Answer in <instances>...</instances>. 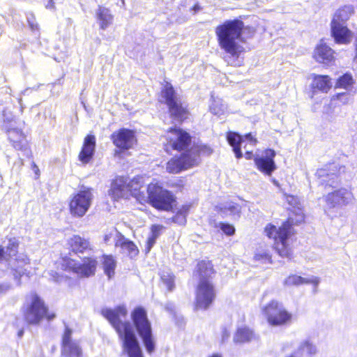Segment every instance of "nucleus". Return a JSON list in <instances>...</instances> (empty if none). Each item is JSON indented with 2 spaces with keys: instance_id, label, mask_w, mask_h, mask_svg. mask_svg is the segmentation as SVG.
<instances>
[{
  "instance_id": "40",
  "label": "nucleus",
  "mask_w": 357,
  "mask_h": 357,
  "mask_svg": "<svg viewBox=\"0 0 357 357\" xmlns=\"http://www.w3.org/2000/svg\"><path fill=\"white\" fill-rule=\"evenodd\" d=\"M255 259L262 263H271V257L266 250H258L255 255Z\"/></svg>"
},
{
  "instance_id": "4",
  "label": "nucleus",
  "mask_w": 357,
  "mask_h": 357,
  "mask_svg": "<svg viewBox=\"0 0 357 357\" xmlns=\"http://www.w3.org/2000/svg\"><path fill=\"white\" fill-rule=\"evenodd\" d=\"M213 273L212 265L204 261L197 264L195 275L199 278V283L196 291V307L206 309L213 303L215 297L213 285L209 280Z\"/></svg>"
},
{
  "instance_id": "33",
  "label": "nucleus",
  "mask_w": 357,
  "mask_h": 357,
  "mask_svg": "<svg viewBox=\"0 0 357 357\" xmlns=\"http://www.w3.org/2000/svg\"><path fill=\"white\" fill-rule=\"evenodd\" d=\"M312 86L314 89L326 93L331 88L332 84L328 75H314Z\"/></svg>"
},
{
  "instance_id": "57",
  "label": "nucleus",
  "mask_w": 357,
  "mask_h": 357,
  "mask_svg": "<svg viewBox=\"0 0 357 357\" xmlns=\"http://www.w3.org/2000/svg\"><path fill=\"white\" fill-rule=\"evenodd\" d=\"M272 181L275 185L278 186L279 183L275 179H273Z\"/></svg>"
},
{
  "instance_id": "58",
  "label": "nucleus",
  "mask_w": 357,
  "mask_h": 357,
  "mask_svg": "<svg viewBox=\"0 0 357 357\" xmlns=\"http://www.w3.org/2000/svg\"><path fill=\"white\" fill-rule=\"evenodd\" d=\"M211 357H222L221 356L218 355V354H213V356H211Z\"/></svg>"
},
{
  "instance_id": "46",
  "label": "nucleus",
  "mask_w": 357,
  "mask_h": 357,
  "mask_svg": "<svg viewBox=\"0 0 357 357\" xmlns=\"http://www.w3.org/2000/svg\"><path fill=\"white\" fill-rule=\"evenodd\" d=\"M172 221L180 225H183L186 222V217H185L179 212H177L176 214L172 218Z\"/></svg>"
},
{
  "instance_id": "14",
  "label": "nucleus",
  "mask_w": 357,
  "mask_h": 357,
  "mask_svg": "<svg viewBox=\"0 0 357 357\" xmlns=\"http://www.w3.org/2000/svg\"><path fill=\"white\" fill-rule=\"evenodd\" d=\"M97 261L92 257L83 259L82 263L72 259H64L61 264L62 269L72 271L79 278H89L96 272Z\"/></svg>"
},
{
  "instance_id": "55",
  "label": "nucleus",
  "mask_w": 357,
  "mask_h": 357,
  "mask_svg": "<svg viewBox=\"0 0 357 357\" xmlns=\"http://www.w3.org/2000/svg\"><path fill=\"white\" fill-rule=\"evenodd\" d=\"M229 337V333L225 329L222 333V340L225 341V340L228 339Z\"/></svg>"
},
{
  "instance_id": "56",
  "label": "nucleus",
  "mask_w": 357,
  "mask_h": 357,
  "mask_svg": "<svg viewBox=\"0 0 357 357\" xmlns=\"http://www.w3.org/2000/svg\"><path fill=\"white\" fill-rule=\"evenodd\" d=\"M23 333H24V331H23L22 330L18 332V336H19V337H22V335H23Z\"/></svg>"
},
{
  "instance_id": "49",
  "label": "nucleus",
  "mask_w": 357,
  "mask_h": 357,
  "mask_svg": "<svg viewBox=\"0 0 357 357\" xmlns=\"http://www.w3.org/2000/svg\"><path fill=\"white\" fill-rule=\"evenodd\" d=\"M52 277H53L54 280L59 283H61L68 280L67 277H64L63 275H59L56 273H55V275H52Z\"/></svg>"
},
{
  "instance_id": "7",
  "label": "nucleus",
  "mask_w": 357,
  "mask_h": 357,
  "mask_svg": "<svg viewBox=\"0 0 357 357\" xmlns=\"http://www.w3.org/2000/svg\"><path fill=\"white\" fill-rule=\"evenodd\" d=\"M24 317L29 324H38L46 317L49 320L54 318V314H48L47 307L42 298L35 293L26 296L24 305Z\"/></svg>"
},
{
  "instance_id": "17",
  "label": "nucleus",
  "mask_w": 357,
  "mask_h": 357,
  "mask_svg": "<svg viewBox=\"0 0 357 357\" xmlns=\"http://www.w3.org/2000/svg\"><path fill=\"white\" fill-rule=\"evenodd\" d=\"M197 160L196 156L189 158L187 151H185L179 158L171 159L167 163L166 169L169 173L178 174L183 170L195 166Z\"/></svg>"
},
{
  "instance_id": "21",
  "label": "nucleus",
  "mask_w": 357,
  "mask_h": 357,
  "mask_svg": "<svg viewBox=\"0 0 357 357\" xmlns=\"http://www.w3.org/2000/svg\"><path fill=\"white\" fill-rule=\"evenodd\" d=\"M168 138L172 148L176 150L184 149L191 142V137L187 132L176 128L170 129Z\"/></svg>"
},
{
  "instance_id": "39",
  "label": "nucleus",
  "mask_w": 357,
  "mask_h": 357,
  "mask_svg": "<svg viewBox=\"0 0 357 357\" xmlns=\"http://www.w3.org/2000/svg\"><path fill=\"white\" fill-rule=\"evenodd\" d=\"M162 284L168 291H172L174 287V276L170 273H163L161 275Z\"/></svg>"
},
{
  "instance_id": "9",
  "label": "nucleus",
  "mask_w": 357,
  "mask_h": 357,
  "mask_svg": "<svg viewBox=\"0 0 357 357\" xmlns=\"http://www.w3.org/2000/svg\"><path fill=\"white\" fill-rule=\"evenodd\" d=\"M162 96L165 100L172 119L178 122L183 121L187 116L188 110L171 84H166L162 91Z\"/></svg>"
},
{
  "instance_id": "2",
  "label": "nucleus",
  "mask_w": 357,
  "mask_h": 357,
  "mask_svg": "<svg viewBox=\"0 0 357 357\" xmlns=\"http://www.w3.org/2000/svg\"><path fill=\"white\" fill-rule=\"evenodd\" d=\"M243 22L235 19L226 20L215 28V32L218 45L230 59H238L244 51V47L241 44L243 42ZM231 64L236 65V61H231Z\"/></svg>"
},
{
  "instance_id": "20",
  "label": "nucleus",
  "mask_w": 357,
  "mask_h": 357,
  "mask_svg": "<svg viewBox=\"0 0 357 357\" xmlns=\"http://www.w3.org/2000/svg\"><path fill=\"white\" fill-rule=\"evenodd\" d=\"M316 176L319 183L323 185L335 187L337 184V169L335 164L326 165L317 169Z\"/></svg>"
},
{
  "instance_id": "27",
  "label": "nucleus",
  "mask_w": 357,
  "mask_h": 357,
  "mask_svg": "<svg viewBox=\"0 0 357 357\" xmlns=\"http://www.w3.org/2000/svg\"><path fill=\"white\" fill-rule=\"evenodd\" d=\"M233 340L235 343H248L258 341L259 336L249 327L243 326L237 329Z\"/></svg>"
},
{
  "instance_id": "1",
  "label": "nucleus",
  "mask_w": 357,
  "mask_h": 357,
  "mask_svg": "<svg viewBox=\"0 0 357 357\" xmlns=\"http://www.w3.org/2000/svg\"><path fill=\"white\" fill-rule=\"evenodd\" d=\"M102 314L114 328L122 341L123 351L128 356L142 357V349L131 324L122 320L127 315L126 307L120 305L114 309L105 308L102 310Z\"/></svg>"
},
{
  "instance_id": "41",
  "label": "nucleus",
  "mask_w": 357,
  "mask_h": 357,
  "mask_svg": "<svg viewBox=\"0 0 357 357\" xmlns=\"http://www.w3.org/2000/svg\"><path fill=\"white\" fill-rule=\"evenodd\" d=\"M353 84V79L351 75L346 73L340 77L337 81V86L347 89Z\"/></svg>"
},
{
  "instance_id": "16",
  "label": "nucleus",
  "mask_w": 357,
  "mask_h": 357,
  "mask_svg": "<svg viewBox=\"0 0 357 357\" xmlns=\"http://www.w3.org/2000/svg\"><path fill=\"white\" fill-rule=\"evenodd\" d=\"M275 155L274 150L266 149L261 155L255 156L254 160L257 169L262 173L271 176L277 168L274 161Z\"/></svg>"
},
{
  "instance_id": "31",
  "label": "nucleus",
  "mask_w": 357,
  "mask_h": 357,
  "mask_svg": "<svg viewBox=\"0 0 357 357\" xmlns=\"http://www.w3.org/2000/svg\"><path fill=\"white\" fill-rule=\"evenodd\" d=\"M308 283H312L314 284V286H317L319 283V279L314 276H312L310 278H305L298 275H292L284 280V284L287 286L300 285Z\"/></svg>"
},
{
  "instance_id": "38",
  "label": "nucleus",
  "mask_w": 357,
  "mask_h": 357,
  "mask_svg": "<svg viewBox=\"0 0 357 357\" xmlns=\"http://www.w3.org/2000/svg\"><path fill=\"white\" fill-rule=\"evenodd\" d=\"M220 210L226 215H236L240 213L241 207L233 202H229L222 204L220 206Z\"/></svg>"
},
{
  "instance_id": "29",
  "label": "nucleus",
  "mask_w": 357,
  "mask_h": 357,
  "mask_svg": "<svg viewBox=\"0 0 357 357\" xmlns=\"http://www.w3.org/2000/svg\"><path fill=\"white\" fill-rule=\"evenodd\" d=\"M354 12L350 6H345L338 9L334 14L331 23L347 24V20Z\"/></svg>"
},
{
  "instance_id": "24",
  "label": "nucleus",
  "mask_w": 357,
  "mask_h": 357,
  "mask_svg": "<svg viewBox=\"0 0 357 357\" xmlns=\"http://www.w3.org/2000/svg\"><path fill=\"white\" fill-rule=\"evenodd\" d=\"M331 33L337 43L346 44L350 42L351 32L347 24L331 23Z\"/></svg>"
},
{
  "instance_id": "34",
  "label": "nucleus",
  "mask_w": 357,
  "mask_h": 357,
  "mask_svg": "<svg viewBox=\"0 0 357 357\" xmlns=\"http://www.w3.org/2000/svg\"><path fill=\"white\" fill-rule=\"evenodd\" d=\"M212 152V149L206 144H198L192 147L190 150L187 151L189 158L197 157L196 165L199 162L200 155H209Z\"/></svg>"
},
{
  "instance_id": "35",
  "label": "nucleus",
  "mask_w": 357,
  "mask_h": 357,
  "mask_svg": "<svg viewBox=\"0 0 357 357\" xmlns=\"http://www.w3.org/2000/svg\"><path fill=\"white\" fill-rule=\"evenodd\" d=\"M209 110L214 115L221 116L225 113L227 110V105L223 102V100L221 98L215 97L212 94L209 105Z\"/></svg>"
},
{
  "instance_id": "53",
  "label": "nucleus",
  "mask_w": 357,
  "mask_h": 357,
  "mask_svg": "<svg viewBox=\"0 0 357 357\" xmlns=\"http://www.w3.org/2000/svg\"><path fill=\"white\" fill-rule=\"evenodd\" d=\"M3 121L11 122L13 121V116L12 114H7L5 111L3 112Z\"/></svg>"
},
{
  "instance_id": "59",
  "label": "nucleus",
  "mask_w": 357,
  "mask_h": 357,
  "mask_svg": "<svg viewBox=\"0 0 357 357\" xmlns=\"http://www.w3.org/2000/svg\"><path fill=\"white\" fill-rule=\"evenodd\" d=\"M2 287H4V286L1 287V288H2ZM5 287H6V289H7L9 288V286L8 285H6Z\"/></svg>"
},
{
  "instance_id": "47",
  "label": "nucleus",
  "mask_w": 357,
  "mask_h": 357,
  "mask_svg": "<svg viewBox=\"0 0 357 357\" xmlns=\"http://www.w3.org/2000/svg\"><path fill=\"white\" fill-rule=\"evenodd\" d=\"M156 239L157 238H155L151 236L148 238L145 248L146 252H149L151 250L153 245L155 243Z\"/></svg>"
},
{
  "instance_id": "3",
  "label": "nucleus",
  "mask_w": 357,
  "mask_h": 357,
  "mask_svg": "<svg viewBox=\"0 0 357 357\" xmlns=\"http://www.w3.org/2000/svg\"><path fill=\"white\" fill-rule=\"evenodd\" d=\"M18 240L15 238L9 239L6 250L0 245V276L10 271L15 279L26 273L25 266L29 264V259L24 253H19Z\"/></svg>"
},
{
  "instance_id": "37",
  "label": "nucleus",
  "mask_w": 357,
  "mask_h": 357,
  "mask_svg": "<svg viewBox=\"0 0 357 357\" xmlns=\"http://www.w3.org/2000/svg\"><path fill=\"white\" fill-rule=\"evenodd\" d=\"M103 268L105 273L111 278L114 274L116 268V261L112 256L105 255L103 257Z\"/></svg>"
},
{
  "instance_id": "25",
  "label": "nucleus",
  "mask_w": 357,
  "mask_h": 357,
  "mask_svg": "<svg viewBox=\"0 0 357 357\" xmlns=\"http://www.w3.org/2000/svg\"><path fill=\"white\" fill-rule=\"evenodd\" d=\"M96 146V137L87 135L84 142L82 149L79 155V159L82 163H88L93 155Z\"/></svg>"
},
{
  "instance_id": "36",
  "label": "nucleus",
  "mask_w": 357,
  "mask_h": 357,
  "mask_svg": "<svg viewBox=\"0 0 357 357\" xmlns=\"http://www.w3.org/2000/svg\"><path fill=\"white\" fill-rule=\"evenodd\" d=\"M144 183V178L142 176H136L128 181L127 180V187L128 190L129 197L133 196L137 197L139 195V190Z\"/></svg>"
},
{
  "instance_id": "26",
  "label": "nucleus",
  "mask_w": 357,
  "mask_h": 357,
  "mask_svg": "<svg viewBox=\"0 0 357 357\" xmlns=\"http://www.w3.org/2000/svg\"><path fill=\"white\" fill-rule=\"evenodd\" d=\"M8 139L13 143V147L20 151H26V142L22 131L17 128H7Z\"/></svg>"
},
{
  "instance_id": "60",
  "label": "nucleus",
  "mask_w": 357,
  "mask_h": 357,
  "mask_svg": "<svg viewBox=\"0 0 357 357\" xmlns=\"http://www.w3.org/2000/svg\"><path fill=\"white\" fill-rule=\"evenodd\" d=\"M194 9L196 10L197 9H198V7L197 6H194Z\"/></svg>"
},
{
  "instance_id": "32",
  "label": "nucleus",
  "mask_w": 357,
  "mask_h": 357,
  "mask_svg": "<svg viewBox=\"0 0 357 357\" xmlns=\"http://www.w3.org/2000/svg\"><path fill=\"white\" fill-rule=\"evenodd\" d=\"M97 18L102 29H106L112 23L113 16L110 10L104 7H99L96 13Z\"/></svg>"
},
{
  "instance_id": "6",
  "label": "nucleus",
  "mask_w": 357,
  "mask_h": 357,
  "mask_svg": "<svg viewBox=\"0 0 357 357\" xmlns=\"http://www.w3.org/2000/svg\"><path fill=\"white\" fill-rule=\"evenodd\" d=\"M149 204L160 211H170L176 204V197L158 182H151L147 186Z\"/></svg>"
},
{
  "instance_id": "43",
  "label": "nucleus",
  "mask_w": 357,
  "mask_h": 357,
  "mask_svg": "<svg viewBox=\"0 0 357 357\" xmlns=\"http://www.w3.org/2000/svg\"><path fill=\"white\" fill-rule=\"evenodd\" d=\"M73 20L70 19V18H66L63 23L60 25V27H59V31L61 32L62 31V29H63V26H66V29L63 30L64 33L66 34V35H69L70 33V31H71V28L73 26Z\"/></svg>"
},
{
  "instance_id": "30",
  "label": "nucleus",
  "mask_w": 357,
  "mask_h": 357,
  "mask_svg": "<svg viewBox=\"0 0 357 357\" xmlns=\"http://www.w3.org/2000/svg\"><path fill=\"white\" fill-rule=\"evenodd\" d=\"M68 243L75 252H84L90 248V243L87 239L79 236H73L68 241Z\"/></svg>"
},
{
  "instance_id": "42",
  "label": "nucleus",
  "mask_w": 357,
  "mask_h": 357,
  "mask_svg": "<svg viewBox=\"0 0 357 357\" xmlns=\"http://www.w3.org/2000/svg\"><path fill=\"white\" fill-rule=\"evenodd\" d=\"M27 22L31 31H33V32L36 31V36H38V26L36 22L35 17L32 14H29L27 15Z\"/></svg>"
},
{
  "instance_id": "22",
  "label": "nucleus",
  "mask_w": 357,
  "mask_h": 357,
  "mask_svg": "<svg viewBox=\"0 0 357 357\" xmlns=\"http://www.w3.org/2000/svg\"><path fill=\"white\" fill-rule=\"evenodd\" d=\"M335 52L332 48L328 46L326 43L321 42L315 47L313 53V57L316 61L324 63L326 65H330L334 61Z\"/></svg>"
},
{
  "instance_id": "44",
  "label": "nucleus",
  "mask_w": 357,
  "mask_h": 357,
  "mask_svg": "<svg viewBox=\"0 0 357 357\" xmlns=\"http://www.w3.org/2000/svg\"><path fill=\"white\" fill-rule=\"evenodd\" d=\"M220 228L225 234L228 236H231L235 232L234 226L227 223H220Z\"/></svg>"
},
{
  "instance_id": "12",
  "label": "nucleus",
  "mask_w": 357,
  "mask_h": 357,
  "mask_svg": "<svg viewBox=\"0 0 357 357\" xmlns=\"http://www.w3.org/2000/svg\"><path fill=\"white\" fill-rule=\"evenodd\" d=\"M291 349L294 351L287 354L284 357H314L319 352L317 345L311 337L304 338L296 343L291 341L283 344L282 351L284 353H288Z\"/></svg>"
},
{
  "instance_id": "23",
  "label": "nucleus",
  "mask_w": 357,
  "mask_h": 357,
  "mask_svg": "<svg viewBox=\"0 0 357 357\" xmlns=\"http://www.w3.org/2000/svg\"><path fill=\"white\" fill-rule=\"evenodd\" d=\"M109 195L114 199L120 198L128 199L129 195L127 187V178L123 176L116 177L112 183Z\"/></svg>"
},
{
  "instance_id": "51",
  "label": "nucleus",
  "mask_w": 357,
  "mask_h": 357,
  "mask_svg": "<svg viewBox=\"0 0 357 357\" xmlns=\"http://www.w3.org/2000/svg\"><path fill=\"white\" fill-rule=\"evenodd\" d=\"M286 199L288 202V203L291 206H295L297 203V199L291 195L287 196Z\"/></svg>"
},
{
  "instance_id": "15",
  "label": "nucleus",
  "mask_w": 357,
  "mask_h": 357,
  "mask_svg": "<svg viewBox=\"0 0 357 357\" xmlns=\"http://www.w3.org/2000/svg\"><path fill=\"white\" fill-rule=\"evenodd\" d=\"M73 331L66 327L62 336L61 354L63 357H82V351L77 340L72 338Z\"/></svg>"
},
{
  "instance_id": "54",
  "label": "nucleus",
  "mask_w": 357,
  "mask_h": 357,
  "mask_svg": "<svg viewBox=\"0 0 357 357\" xmlns=\"http://www.w3.org/2000/svg\"><path fill=\"white\" fill-rule=\"evenodd\" d=\"M113 233H114V231H110L109 233L108 234H106L104 236V241L105 243H109L110 239L112 238V236H113Z\"/></svg>"
},
{
  "instance_id": "19",
  "label": "nucleus",
  "mask_w": 357,
  "mask_h": 357,
  "mask_svg": "<svg viewBox=\"0 0 357 357\" xmlns=\"http://www.w3.org/2000/svg\"><path fill=\"white\" fill-rule=\"evenodd\" d=\"M227 139L229 144L233 147V151L237 158H241L243 156L241 148L245 142H248L250 146H254L257 143V139L252 137L251 133L242 137L236 132H229L227 133Z\"/></svg>"
},
{
  "instance_id": "5",
  "label": "nucleus",
  "mask_w": 357,
  "mask_h": 357,
  "mask_svg": "<svg viewBox=\"0 0 357 357\" xmlns=\"http://www.w3.org/2000/svg\"><path fill=\"white\" fill-rule=\"evenodd\" d=\"M266 235L274 241L275 250L282 257L290 258L291 251L288 241L291 234L289 222H284L280 227L268 224L264 229Z\"/></svg>"
},
{
  "instance_id": "10",
  "label": "nucleus",
  "mask_w": 357,
  "mask_h": 357,
  "mask_svg": "<svg viewBox=\"0 0 357 357\" xmlns=\"http://www.w3.org/2000/svg\"><path fill=\"white\" fill-rule=\"evenodd\" d=\"M263 315L266 318L268 323L273 326H282L290 321L292 315L289 312L282 303L272 300L262 307Z\"/></svg>"
},
{
  "instance_id": "52",
  "label": "nucleus",
  "mask_w": 357,
  "mask_h": 357,
  "mask_svg": "<svg viewBox=\"0 0 357 357\" xmlns=\"http://www.w3.org/2000/svg\"><path fill=\"white\" fill-rule=\"evenodd\" d=\"M31 168H32V170L35 173V176H36L35 178L38 179L39 178V176H40V169H39V168L38 167V166L34 162L32 163Z\"/></svg>"
},
{
  "instance_id": "50",
  "label": "nucleus",
  "mask_w": 357,
  "mask_h": 357,
  "mask_svg": "<svg viewBox=\"0 0 357 357\" xmlns=\"http://www.w3.org/2000/svg\"><path fill=\"white\" fill-rule=\"evenodd\" d=\"M247 146H248L247 144L243 146V148L245 150V158L248 160H250L252 158L253 154H252V151H250L249 148H248Z\"/></svg>"
},
{
  "instance_id": "18",
  "label": "nucleus",
  "mask_w": 357,
  "mask_h": 357,
  "mask_svg": "<svg viewBox=\"0 0 357 357\" xmlns=\"http://www.w3.org/2000/svg\"><path fill=\"white\" fill-rule=\"evenodd\" d=\"M111 139L114 144L121 150H128L136 142L134 132L126 128L114 132L112 135Z\"/></svg>"
},
{
  "instance_id": "13",
  "label": "nucleus",
  "mask_w": 357,
  "mask_h": 357,
  "mask_svg": "<svg viewBox=\"0 0 357 357\" xmlns=\"http://www.w3.org/2000/svg\"><path fill=\"white\" fill-rule=\"evenodd\" d=\"M93 199L91 189L84 188L71 196L69 211L73 217L82 218L90 208Z\"/></svg>"
},
{
  "instance_id": "45",
  "label": "nucleus",
  "mask_w": 357,
  "mask_h": 357,
  "mask_svg": "<svg viewBox=\"0 0 357 357\" xmlns=\"http://www.w3.org/2000/svg\"><path fill=\"white\" fill-rule=\"evenodd\" d=\"M163 226L159 225H154L151 227V236L157 238L161 234L162 230L163 229Z\"/></svg>"
},
{
  "instance_id": "48",
  "label": "nucleus",
  "mask_w": 357,
  "mask_h": 357,
  "mask_svg": "<svg viewBox=\"0 0 357 357\" xmlns=\"http://www.w3.org/2000/svg\"><path fill=\"white\" fill-rule=\"evenodd\" d=\"M191 205L190 204H185L181 206V208L178 211L180 213L183 215L185 217H187L190 209Z\"/></svg>"
},
{
  "instance_id": "28",
  "label": "nucleus",
  "mask_w": 357,
  "mask_h": 357,
  "mask_svg": "<svg viewBox=\"0 0 357 357\" xmlns=\"http://www.w3.org/2000/svg\"><path fill=\"white\" fill-rule=\"evenodd\" d=\"M116 246L120 247L121 252L128 255L130 258L136 257L139 253V250L133 242L123 237L116 241Z\"/></svg>"
},
{
  "instance_id": "8",
  "label": "nucleus",
  "mask_w": 357,
  "mask_h": 357,
  "mask_svg": "<svg viewBox=\"0 0 357 357\" xmlns=\"http://www.w3.org/2000/svg\"><path fill=\"white\" fill-rule=\"evenodd\" d=\"M131 317L146 351L149 353L153 352L155 343L152 336L151 323L148 319L146 310L142 307H137L132 311Z\"/></svg>"
},
{
  "instance_id": "11",
  "label": "nucleus",
  "mask_w": 357,
  "mask_h": 357,
  "mask_svg": "<svg viewBox=\"0 0 357 357\" xmlns=\"http://www.w3.org/2000/svg\"><path fill=\"white\" fill-rule=\"evenodd\" d=\"M323 199L326 202L324 206L325 213L328 216L334 218L337 215L335 210L342 206L351 204L354 197L350 190L342 188L328 193Z\"/></svg>"
}]
</instances>
